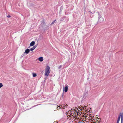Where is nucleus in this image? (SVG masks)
I'll return each mask as SVG.
<instances>
[{"instance_id": "obj_1", "label": "nucleus", "mask_w": 123, "mask_h": 123, "mask_svg": "<svg viewBox=\"0 0 123 123\" xmlns=\"http://www.w3.org/2000/svg\"><path fill=\"white\" fill-rule=\"evenodd\" d=\"M50 72V68L48 66H47L46 68L45 71V75L48 76Z\"/></svg>"}, {"instance_id": "obj_2", "label": "nucleus", "mask_w": 123, "mask_h": 123, "mask_svg": "<svg viewBox=\"0 0 123 123\" xmlns=\"http://www.w3.org/2000/svg\"><path fill=\"white\" fill-rule=\"evenodd\" d=\"M98 16V22L100 23L103 21L104 20L103 18L102 17L100 14L99 13V12H97Z\"/></svg>"}, {"instance_id": "obj_3", "label": "nucleus", "mask_w": 123, "mask_h": 123, "mask_svg": "<svg viewBox=\"0 0 123 123\" xmlns=\"http://www.w3.org/2000/svg\"><path fill=\"white\" fill-rule=\"evenodd\" d=\"M121 116V123H122V120H123V112L122 113H120L119 116H118L117 120H120Z\"/></svg>"}, {"instance_id": "obj_4", "label": "nucleus", "mask_w": 123, "mask_h": 123, "mask_svg": "<svg viewBox=\"0 0 123 123\" xmlns=\"http://www.w3.org/2000/svg\"><path fill=\"white\" fill-rule=\"evenodd\" d=\"M68 89V87L67 86H65V87H63V91H64L65 92H66L67 91Z\"/></svg>"}, {"instance_id": "obj_5", "label": "nucleus", "mask_w": 123, "mask_h": 123, "mask_svg": "<svg viewBox=\"0 0 123 123\" xmlns=\"http://www.w3.org/2000/svg\"><path fill=\"white\" fill-rule=\"evenodd\" d=\"M37 45H35L33 46L32 48H31L30 49V50L31 51H32L34 50L37 47Z\"/></svg>"}, {"instance_id": "obj_6", "label": "nucleus", "mask_w": 123, "mask_h": 123, "mask_svg": "<svg viewBox=\"0 0 123 123\" xmlns=\"http://www.w3.org/2000/svg\"><path fill=\"white\" fill-rule=\"evenodd\" d=\"M35 44V42L34 41H33L31 42L30 43V46H33Z\"/></svg>"}, {"instance_id": "obj_7", "label": "nucleus", "mask_w": 123, "mask_h": 123, "mask_svg": "<svg viewBox=\"0 0 123 123\" xmlns=\"http://www.w3.org/2000/svg\"><path fill=\"white\" fill-rule=\"evenodd\" d=\"M30 51V50L29 49H26L25 51L24 52L25 53H26V54H28L29 53Z\"/></svg>"}, {"instance_id": "obj_8", "label": "nucleus", "mask_w": 123, "mask_h": 123, "mask_svg": "<svg viewBox=\"0 0 123 123\" xmlns=\"http://www.w3.org/2000/svg\"><path fill=\"white\" fill-rule=\"evenodd\" d=\"M88 12H89V14L90 15H91L92 14H93L95 13V11H93L92 12H91V11H89Z\"/></svg>"}, {"instance_id": "obj_9", "label": "nucleus", "mask_w": 123, "mask_h": 123, "mask_svg": "<svg viewBox=\"0 0 123 123\" xmlns=\"http://www.w3.org/2000/svg\"><path fill=\"white\" fill-rule=\"evenodd\" d=\"M43 57H40L39 58V60L40 61L42 62L43 60Z\"/></svg>"}, {"instance_id": "obj_10", "label": "nucleus", "mask_w": 123, "mask_h": 123, "mask_svg": "<svg viewBox=\"0 0 123 123\" xmlns=\"http://www.w3.org/2000/svg\"><path fill=\"white\" fill-rule=\"evenodd\" d=\"M32 74L33 77H35L37 76L36 74L35 73H32Z\"/></svg>"}, {"instance_id": "obj_11", "label": "nucleus", "mask_w": 123, "mask_h": 123, "mask_svg": "<svg viewBox=\"0 0 123 123\" xmlns=\"http://www.w3.org/2000/svg\"><path fill=\"white\" fill-rule=\"evenodd\" d=\"M41 24L42 25H45V23L44 21H42Z\"/></svg>"}, {"instance_id": "obj_12", "label": "nucleus", "mask_w": 123, "mask_h": 123, "mask_svg": "<svg viewBox=\"0 0 123 123\" xmlns=\"http://www.w3.org/2000/svg\"><path fill=\"white\" fill-rule=\"evenodd\" d=\"M3 86V85L1 83H0V88H1Z\"/></svg>"}, {"instance_id": "obj_13", "label": "nucleus", "mask_w": 123, "mask_h": 123, "mask_svg": "<svg viewBox=\"0 0 123 123\" xmlns=\"http://www.w3.org/2000/svg\"><path fill=\"white\" fill-rule=\"evenodd\" d=\"M55 21H56L55 20H54V21H53V22L51 23V25H52V24H53Z\"/></svg>"}, {"instance_id": "obj_14", "label": "nucleus", "mask_w": 123, "mask_h": 123, "mask_svg": "<svg viewBox=\"0 0 123 123\" xmlns=\"http://www.w3.org/2000/svg\"><path fill=\"white\" fill-rule=\"evenodd\" d=\"M62 65L58 67V69H59L61 68L62 67Z\"/></svg>"}, {"instance_id": "obj_15", "label": "nucleus", "mask_w": 123, "mask_h": 123, "mask_svg": "<svg viewBox=\"0 0 123 123\" xmlns=\"http://www.w3.org/2000/svg\"><path fill=\"white\" fill-rule=\"evenodd\" d=\"M98 120H99V119L98 118ZM97 122H98L99 123H100L99 122L98 120H97V121L95 122V123H98Z\"/></svg>"}, {"instance_id": "obj_16", "label": "nucleus", "mask_w": 123, "mask_h": 123, "mask_svg": "<svg viewBox=\"0 0 123 123\" xmlns=\"http://www.w3.org/2000/svg\"><path fill=\"white\" fill-rule=\"evenodd\" d=\"M8 18H9L11 17V16L9 15H8L7 16Z\"/></svg>"}, {"instance_id": "obj_17", "label": "nucleus", "mask_w": 123, "mask_h": 123, "mask_svg": "<svg viewBox=\"0 0 123 123\" xmlns=\"http://www.w3.org/2000/svg\"><path fill=\"white\" fill-rule=\"evenodd\" d=\"M119 121H120V120H117V122L118 123H119Z\"/></svg>"}, {"instance_id": "obj_18", "label": "nucleus", "mask_w": 123, "mask_h": 123, "mask_svg": "<svg viewBox=\"0 0 123 123\" xmlns=\"http://www.w3.org/2000/svg\"><path fill=\"white\" fill-rule=\"evenodd\" d=\"M64 93H63H63L62 94V96L63 97L64 95Z\"/></svg>"}, {"instance_id": "obj_19", "label": "nucleus", "mask_w": 123, "mask_h": 123, "mask_svg": "<svg viewBox=\"0 0 123 123\" xmlns=\"http://www.w3.org/2000/svg\"><path fill=\"white\" fill-rule=\"evenodd\" d=\"M69 20V19H67V22Z\"/></svg>"}, {"instance_id": "obj_20", "label": "nucleus", "mask_w": 123, "mask_h": 123, "mask_svg": "<svg viewBox=\"0 0 123 123\" xmlns=\"http://www.w3.org/2000/svg\"><path fill=\"white\" fill-rule=\"evenodd\" d=\"M65 18V17H64L63 18H62V19H64Z\"/></svg>"}, {"instance_id": "obj_21", "label": "nucleus", "mask_w": 123, "mask_h": 123, "mask_svg": "<svg viewBox=\"0 0 123 123\" xmlns=\"http://www.w3.org/2000/svg\"><path fill=\"white\" fill-rule=\"evenodd\" d=\"M116 123H118L117 122Z\"/></svg>"}]
</instances>
